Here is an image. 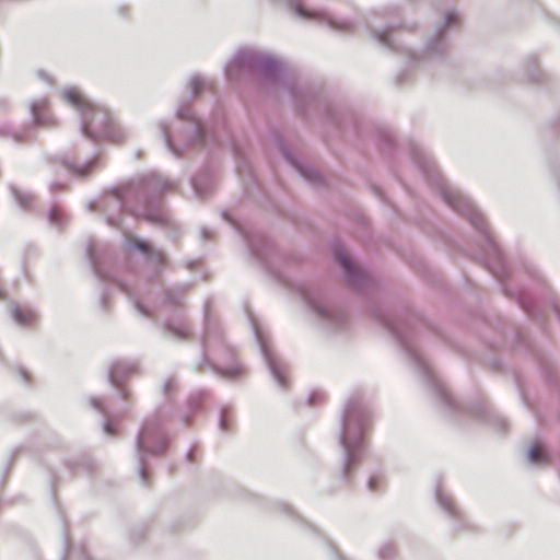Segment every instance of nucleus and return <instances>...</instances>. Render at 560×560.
<instances>
[{"label": "nucleus", "instance_id": "nucleus-22", "mask_svg": "<svg viewBox=\"0 0 560 560\" xmlns=\"http://www.w3.org/2000/svg\"><path fill=\"white\" fill-rule=\"evenodd\" d=\"M172 389H173V378L170 377V378H167L165 381L164 386H163V390H164L166 396H171L172 395Z\"/></svg>", "mask_w": 560, "mask_h": 560}, {"label": "nucleus", "instance_id": "nucleus-2", "mask_svg": "<svg viewBox=\"0 0 560 560\" xmlns=\"http://www.w3.org/2000/svg\"><path fill=\"white\" fill-rule=\"evenodd\" d=\"M62 95L80 115L81 132L91 141L96 142L104 138L120 142L126 135L122 128L114 120L109 110L85 98L75 88H67Z\"/></svg>", "mask_w": 560, "mask_h": 560}, {"label": "nucleus", "instance_id": "nucleus-14", "mask_svg": "<svg viewBox=\"0 0 560 560\" xmlns=\"http://www.w3.org/2000/svg\"><path fill=\"white\" fill-rule=\"evenodd\" d=\"M235 417L231 409L224 408L220 416V428L222 431H230L234 428Z\"/></svg>", "mask_w": 560, "mask_h": 560}, {"label": "nucleus", "instance_id": "nucleus-4", "mask_svg": "<svg viewBox=\"0 0 560 560\" xmlns=\"http://www.w3.org/2000/svg\"><path fill=\"white\" fill-rule=\"evenodd\" d=\"M364 421L349 413L343 423L342 443L349 453L359 451L365 443Z\"/></svg>", "mask_w": 560, "mask_h": 560}, {"label": "nucleus", "instance_id": "nucleus-25", "mask_svg": "<svg viewBox=\"0 0 560 560\" xmlns=\"http://www.w3.org/2000/svg\"><path fill=\"white\" fill-rule=\"evenodd\" d=\"M38 74L43 80H45L48 83H51V78L47 73H45L44 71H39Z\"/></svg>", "mask_w": 560, "mask_h": 560}, {"label": "nucleus", "instance_id": "nucleus-26", "mask_svg": "<svg viewBox=\"0 0 560 560\" xmlns=\"http://www.w3.org/2000/svg\"><path fill=\"white\" fill-rule=\"evenodd\" d=\"M376 483H377V478L373 477L370 479L369 481V487L371 490H375L376 489Z\"/></svg>", "mask_w": 560, "mask_h": 560}, {"label": "nucleus", "instance_id": "nucleus-19", "mask_svg": "<svg viewBox=\"0 0 560 560\" xmlns=\"http://www.w3.org/2000/svg\"><path fill=\"white\" fill-rule=\"evenodd\" d=\"M163 327L167 334L171 336L175 335V326L173 324L172 318H165L163 319Z\"/></svg>", "mask_w": 560, "mask_h": 560}, {"label": "nucleus", "instance_id": "nucleus-31", "mask_svg": "<svg viewBox=\"0 0 560 560\" xmlns=\"http://www.w3.org/2000/svg\"><path fill=\"white\" fill-rule=\"evenodd\" d=\"M60 186H61L60 184H58V183H56V182H52V183L50 184V189H51V190H55L56 188H58V187H60Z\"/></svg>", "mask_w": 560, "mask_h": 560}, {"label": "nucleus", "instance_id": "nucleus-23", "mask_svg": "<svg viewBox=\"0 0 560 560\" xmlns=\"http://www.w3.org/2000/svg\"><path fill=\"white\" fill-rule=\"evenodd\" d=\"M176 334H177V338H179V337L187 338L190 334V330L188 328L177 327Z\"/></svg>", "mask_w": 560, "mask_h": 560}, {"label": "nucleus", "instance_id": "nucleus-37", "mask_svg": "<svg viewBox=\"0 0 560 560\" xmlns=\"http://www.w3.org/2000/svg\"><path fill=\"white\" fill-rule=\"evenodd\" d=\"M101 301H102V303H104V301H105V296L104 295H102Z\"/></svg>", "mask_w": 560, "mask_h": 560}, {"label": "nucleus", "instance_id": "nucleus-33", "mask_svg": "<svg viewBox=\"0 0 560 560\" xmlns=\"http://www.w3.org/2000/svg\"><path fill=\"white\" fill-rule=\"evenodd\" d=\"M0 135L4 136V135H9V130L4 127L0 128Z\"/></svg>", "mask_w": 560, "mask_h": 560}, {"label": "nucleus", "instance_id": "nucleus-16", "mask_svg": "<svg viewBox=\"0 0 560 560\" xmlns=\"http://www.w3.org/2000/svg\"><path fill=\"white\" fill-rule=\"evenodd\" d=\"M337 259L340 261L341 266L347 271H349V272L352 271L353 264L351 261V258L348 256V254H346L343 252L337 253Z\"/></svg>", "mask_w": 560, "mask_h": 560}, {"label": "nucleus", "instance_id": "nucleus-18", "mask_svg": "<svg viewBox=\"0 0 560 560\" xmlns=\"http://www.w3.org/2000/svg\"><path fill=\"white\" fill-rule=\"evenodd\" d=\"M546 452L545 447L542 444L540 443H535L529 452H528V455H533V456H536V455H544Z\"/></svg>", "mask_w": 560, "mask_h": 560}, {"label": "nucleus", "instance_id": "nucleus-7", "mask_svg": "<svg viewBox=\"0 0 560 560\" xmlns=\"http://www.w3.org/2000/svg\"><path fill=\"white\" fill-rule=\"evenodd\" d=\"M137 370V364L127 360H119L114 362L108 370V381L109 383L117 387L120 390V395L122 398L126 397V393L120 389V384L122 378L131 375Z\"/></svg>", "mask_w": 560, "mask_h": 560}, {"label": "nucleus", "instance_id": "nucleus-27", "mask_svg": "<svg viewBox=\"0 0 560 560\" xmlns=\"http://www.w3.org/2000/svg\"><path fill=\"white\" fill-rule=\"evenodd\" d=\"M118 13L122 16H127L128 15V8L127 7H119L118 8Z\"/></svg>", "mask_w": 560, "mask_h": 560}, {"label": "nucleus", "instance_id": "nucleus-8", "mask_svg": "<svg viewBox=\"0 0 560 560\" xmlns=\"http://www.w3.org/2000/svg\"><path fill=\"white\" fill-rule=\"evenodd\" d=\"M30 113L32 121L36 126L50 127L55 124V118L48 109L47 98L40 97L30 103Z\"/></svg>", "mask_w": 560, "mask_h": 560}, {"label": "nucleus", "instance_id": "nucleus-3", "mask_svg": "<svg viewBox=\"0 0 560 560\" xmlns=\"http://www.w3.org/2000/svg\"><path fill=\"white\" fill-rule=\"evenodd\" d=\"M167 443L164 432L151 422L142 425L136 441L139 455H160L166 450Z\"/></svg>", "mask_w": 560, "mask_h": 560}, {"label": "nucleus", "instance_id": "nucleus-20", "mask_svg": "<svg viewBox=\"0 0 560 560\" xmlns=\"http://www.w3.org/2000/svg\"><path fill=\"white\" fill-rule=\"evenodd\" d=\"M446 200L452 207L456 209H459L460 203L463 202L459 196L447 197Z\"/></svg>", "mask_w": 560, "mask_h": 560}, {"label": "nucleus", "instance_id": "nucleus-12", "mask_svg": "<svg viewBox=\"0 0 560 560\" xmlns=\"http://www.w3.org/2000/svg\"><path fill=\"white\" fill-rule=\"evenodd\" d=\"M9 189L16 205L22 209H28L31 207L33 201V195L31 192L21 191L14 185H10Z\"/></svg>", "mask_w": 560, "mask_h": 560}, {"label": "nucleus", "instance_id": "nucleus-35", "mask_svg": "<svg viewBox=\"0 0 560 560\" xmlns=\"http://www.w3.org/2000/svg\"><path fill=\"white\" fill-rule=\"evenodd\" d=\"M541 458H542V457H538V456L530 457V459H532L533 462H538V460H539V459H541Z\"/></svg>", "mask_w": 560, "mask_h": 560}, {"label": "nucleus", "instance_id": "nucleus-9", "mask_svg": "<svg viewBox=\"0 0 560 560\" xmlns=\"http://www.w3.org/2000/svg\"><path fill=\"white\" fill-rule=\"evenodd\" d=\"M97 153L94 152L93 156L84 163L71 162L65 158L61 159V164L73 175L79 177L86 176L96 166Z\"/></svg>", "mask_w": 560, "mask_h": 560}, {"label": "nucleus", "instance_id": "nucleus-36", "mask_svg": "<svg viewBox=\"0 0 560 560\" xmlns=\"http://www.w3.org/2000/svg\"><path fill=\"white\" fill-rule=\"evenodd\" d=\"M4 298V292L0 289V299Z\"/></svg>", "mask_w": 560, "mask_h": 560}, {"label": "nucleus", "instance_id": "nucleus-24", "mask_svg": "<svg viewBox=\"0 0 560 560\" xmlns=\"http://www.w3.org/2000/svg\"><path fill=\"white\" fill-rule=\"evenodd\" d=\"M10 136L13 138L15 142H22L24 140V136L20 132H12Z\"/></svg>", "mask_w": 560, "mask_h": 560}, {"label": "nucleus", "instance_id": "nucleus-15", "mask_svg": "<svg viewBox=\"0 0 560 560\" xmlns=\"http://www.w3.org/2000/svg\"><path fill=\"white\" fill-rule=\"evenodd\" d=\"M159 129L161 131V135L164 139V142H165V145L167 147V149L171 151V152H175V147H174V143H173V140H172V135H171V125L166 124L165 121H160L159 122Z\"/></svg>", "mask_w": 560, "mask_h": 560}, {"label": "nucleus", "instance_id": "nucleus-21", "mask_svg": "<svg viewBox=\"0 0 560 560\" xmlns=\"http://www.w3.org/2000/svg\"><path fill=\"white\" fill-rule=\"evenodd\" d=\"M91 405L94 409L98 410L100 412H105L103 402L98 398H91Z\"/></svg>", "mask_w": 560, "mask_h": 560}, {"label": "nucleus", "instance_id": "nucleus-34", "mask_svg": "<svg viewBox=\"0 0 560 560\" xmlns=\"http://www.w3.org/2000/svg\"><path fill=\"white\" fill-rule=\"evenodd\" d=\"M233 373H234V374H238V373H241V368H238V366H237V368H234V369H233Z\"/></svg>", "mask_w": 560, "mask_h": 560}, {"label": "nucleus", "instance_id": "nucleus-17", "mask_svg": "<svg viewBox=\"0 0 560 560\" xmlns=\"http://www.w3.org/2000/svg\"><path fill=\"white\" fill-rule=\"evenodd\" d=\"M103 432L108 436H114L117 433V427L113 421L105 419L103 422Z\"/></svg>", "mask_w": 560, "mask_h": 560}, {"label": "nucleus", "instance_id": "nucleus-6", "mask_svg": "<svg viewBox=\"0 0 560 560\" xmlns=\"http://www.w3.org/2000/svg\"><path fill=\"white\" fill-rule=\"evenodd\" d=\"M125 245L128 248L137 249L140 252L148 264L155 273H159L164 265V255L160 250H155L151 247V245L144 240L131 238L127 234H125Z\"/></svg>", "mask_w": 560, "mask_h": 560}, {"label": "nucleus", "instance_id": "nucleus-30", "mask_svg": "<svg viewBox=\"0 0 560 560\" xmlns=\"http://www.w3.org/2000/svg\"><path fill=\"white\" fill-rule=\"evenodd\" d=\"M455 20H456V16L454 14H448V16H447V24L448 25L452 24L453 21H455Z\"/></svg>", "mask_w": 560, "mask_h": 560}, {"label": "nucleus", "instance_id": "nucleus-5", "mask_svg": "<svg viewBox=\"0 0 560 560\" xmlns=\"http://www.w3.org/2000/svg\"><path fill=\"white\" fill-rule=\"evenodd\" d=\"M132 304L140 315L163 319L165 316H172L174 314L175 295L172 290L165 291L153 310L148 308L139 300H132Z\"/></svg>", "mask_w": 560, "mask_h": 560}, {"label": "nucleus", "instance_id": "nucleus-32", "mask_svg": "<svg viewBox=\"0 0 560 560\" xmlns=\"http://www.w3.org/2000/svg\"><path fill=\"white\" fill-rule=\"evenodd\" d=\"M228 353H229V355L231 357L232 360L235 359V352H234L233 349H228Z\"/></svg>", "mask_w": 560, "mask_h": 560}, {"label": "nucleus", "instance_id": "nucleus-1", "mask_svg": "<svg viewBox=\"0 0 560 560\" xmlns=\"http://www.w3.org/2000/svg\"><path fill=\"white\" fill-rule=\"evenodd\" d=\"M171 188L170 183L160 174L151 173L144 176L136 191L131 186L116 187L104 194L98 201H89V211L98 210L103 213L105 222L117 230H121V213L128 208V202L142 197V205L130 209L135 215L143 217L156 223H163L165 212L161 195Z\"/></svg>", "mask_w": 560, "mask_h": 560}, {"label": "nucleus", "instance_id": "nucleus-28", "mask_svg": "<svg viewBox=\"0 0 560 560\" xmlns=\"http://www.w3.org/2000/svg\"><path fill=\"white\" fill-rule=\"evenodd\" d=\"M20 374H21V377L23 378L24 382H27L28 380V373L26 370L24 369H20Z\"/></svg>", "mask_w": 560, "mask_h": 560}, {"label": "nucleus", "instance_id": "nucleus-11", "mask_svg": "<svg viewBox=\"0 0 560 560\" xmlns=\"http://www.w3.org/2000/svg\"><path fill=\"white\" fill-rule=\"evenodd\" d=\"M85 250H86V256L89 258L91 268H92L93 272L95 273V276H97L102 280H106L107 276L103 273V271L101 270L100 265H98V258L96 255L95 243L90 241L86 245Z\"/></svg>", "mask_w": 560, "mask_h": 560}, {"label": "nucleus", "instance_id": "nucleus-29", "mask_svg": "<svg viewBox=\"0 0 560 560\" xmlns=\"http://www.w3.org/2000/svg\"><path fill=\"white\" fill-rule=\"evenodd\" d=\"M298 12L299 14L303 15V16H313L312 13H308V12H305L302 8H298Z\"/></svg>", "mask_w": 560, "mask_h": 560}, {"label": "nucleus", "instance_id": "nucleus-10", "mask_svg": "<svg viewBox=\"0 0 560 560\" xmlns=\"http://www.w3.org/2000/svg\"><path fill=\"white\" fill-rule=\"evenodd\" d=\"M11 315L14 322L21 326L31 325L36 318V314L33 310L19 305L12 306Z\"/></svg>", "mask_w": 560, "mask_h": 560}, {"label": "nucleus", "instance_id": "nucleus-13", "mask_svg": "<svg viewBox=\"0 0 560 560\" xmlns=\"http://www.w3.org/2000/svg\"><path fill=\"white\" fill-rule=\"evenodd\" d=\"M48 221L51 225L58 229H62L67 223V220L63 217L62 211L56 205H54L48 212Z\"/></svg>", "mask_w": 560, "mask_h": 560}]
</instances>
